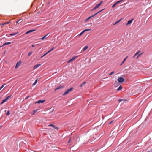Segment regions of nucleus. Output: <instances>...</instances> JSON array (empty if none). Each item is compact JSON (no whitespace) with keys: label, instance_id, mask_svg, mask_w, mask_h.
<instances>
[{"label":"nucleus","instance_id":"423d86ee","mask_svg":"<svg viewBox=\"0 0 152 152\" xmlns=\"http://www.w3.org/2000/svg\"><path fill=\"white\" fill-rule=\"evenodd\" d=\"M124 80V79L123 77H119L118 79V82H122Z\"/></svg>","mask_w":152,"mask_h":152},{"label":"nucleus","instance_id":"393cba45","mask_svg":"<svg viewBox=\"0 0 152 152\" xmlns=\"http://www.w3.org/2000/svg\"><path fill=\"white\" fill-rule=\"evenodd\" d=\"M32 52L31 51L29 52L28 54V56H30L32 54Z\"/></svg>","mask_w":152,"mask_h":152},{"label":"nucleus","instance_id":"a878e982","mask_svg":"<svg viewBox=\"0 0 152 152\" xmlns=\"http://www.w3.org/2000/svg\"><path fill=\"white\" fill-rule=\"evenodd\" d=\"M91 18V16H90L87 19H86L85 20V21H87L89 19Z\"/></svg>","mask_w":152,"mask_h":152},{"label":"nucleus","instance_id":"b1692460","mask_svg":"<svg viewBox=\"0 0 152 152\" xmlns=\"http://www.w3.org/2000/svg\"><path fill=\"white\" fill-rule=\"evenodd\" d=\"M117 4L116 3H115L112 7V8H113L115 7Z\"/></svg>","mask_w":152,"mask_h":152},{"label":"nucleus","instance_id":"de8ad7c7","mask_svg":"<svg viewBox=\"0 0 152 152\" xmlns=\"http://www.w3.org/2000/svg\"><path fill=\"white\" fill-rule=\"evenodd\" d=\"M30 32H29V31H28L26 33V34H28V33H29Z\"/></svg>","mask_w":152,"mask_h":152},{"label":"nucleus","instance_id":"4c0bfd02","mask_svg":"<svg viewBox=\"0 0 152 152\" xmlns=\"http://www.w3.org/2000/svg\"><path fill=\"white\" fill-rule=\"evenodd\" d=\"M6 45V43H4V44L2 46L4 47V46H5Z\"/></svg>","mask_w":152,"mask_h":152},{"label":"nucleus","instance_id":"5701e85b","mask_svg":"<svg viewBox=\"0 0 152 152\" xmlns=\"http://www.w3.org/2000/svg\"><path fill=\"white\" fill-rule=\"evenodd\" d=\"M5 84H4L3 85L1 86V88H0V90L2 88L5 86Z\"/></svg>","mask_w":152,"mask_h":152},{"label":"nucleus","instance_id":"c9c22d12","mask_svg":"<svg viewBox=\"0 0 152 152\" xmlns=\"http://www.w3.org/2000/svg\"><path fill=\"white\" fill-rule=\"evenodd\" d=\"M47 55V54L45 53L44 55H43L42 56H41V58H42L44 56H45V55Z\"/></svg>","mask_w":152,"mask_h":152},{"label":"nucleus","instance_id":"2f4dec72","mask_svg":"<svg viewBox=\"0 0 152 152\" xmlns=\"http://www.w3.org/2000/svg\"><path fill=\"white\" fill-rule=\"evenodd\" d=\"M122 1V0H121L120 1H118L116 2V3L117 4H118L119 3H120V2H121Z\"/></svg>","mask_w":152,"mask_h":152},{"label":"nucleus","instance_id":"f03ea898","mask_svg":"<svg viewBox=\"0 0 152 152\" xmlns=\"http://www.w3.org/2000/svg\"><path fill=\"white\" fill-rule=\"evenodd\" d=\"M91 28H88V29H86L82 31L78 35H79V36H80L85 32H86V31H91Z\"/></svg>","mask_w":152,"mask_h":152},{"label":"nucleus","instance_id":"7ed1b4c3","mask_svg":"<svg viewBox=\"0 0 152 152\" xmlns=\"http://www.w3.org/2000/svg\"><path fill=\"white\" fill-rule=\"evenodd\" d=\"M73 88L71 87L70 89L66 90L63 94V96H64L67 94L68 93L71 91L73 89Z\"/></svg>","mask_w":152,"mask_h":152},{"label":"nucleus","instance_id":"2eb2a0df","mask_svg":"<svg viewBox=\"0 0 152 152\" xmlns=\"http://www.w3.org/2000/svg\"><path fill=\"white\" fill-rule=\"evenodd\" d=\"M140 51H139L137 52V53H136L134 55L133 57L134 58L135 57V56L138 55L140 53Z\"/></svg>","mask_w":152,"mask_h":152},{"label":"nucleus","instance_id":"79ce46f5","mask_svg":"<svg viewBox=\"0 0 152 152\" xmlns=\"http://www.w3.org/2000/svg\"><path fill=\"white\" fill-rule=\"evenodd\" d=\"M86 83V82H83L82 83V85H83L85 84V83Z\"/></svg>","mask_w":152,"mask_h":152},{"label":"nucleus","instance_id":"f704fd0d","mask_svg":"<svg viewBox=\"0 0 152 152\" xmlns=\"http://www.w3.org/2000/svg\"><path fill=\"white\" fill-rule=\"evenodd\" d=\"M34 31V30H30L29 31V32L30 33V32H33Z\"/></svg>","mask_w":152,"mask_h":152},{"label":"nucleus","instance_id":"72a5a7b5","mask_svg":"<svg viewBox=\"0 0 152 152\" xmlns=\"http://www.w3.org/2000/svg\"><path fill=\"white\" fill-rule=\"evenodd\" d=\"M10 23V22H6V23H5V24H9Z\"/></svg>","mask_w":152,"mask_h":152},{"label":"nucleus","instance_id":"49530a36","mask_svg":"<svg viewBox=\"0 0 152 152\" xmlns=\"http://www.w3.org/2000/svg\"><path fill=\"white\" fill-rule=\"evenodd\" d=\"M113 122V121H111V122H110V123H109V124H111Z\"/></svg>","mask_w":152,"mask_h":152},{"label":"nucleus","instance_id":"a211bd4d","mask_svg":"<svg viewBox=\"0 0 152 152\" xmlns=\"http://www.w3.org/2000/svg\"><path fill=\"white\" fill-rule=\"evenodd\" d=\"M128 57V56H127L123 61L122 62V63L121 64V65H122L123 64L124 62L127 59V58Z\"/></svg>","mask_w":152,"mask_h":152},{"label":"nucleus","instance_id":"4be33fe9","mask_svg":"<svg viewBox=\"0 0 152 152\" xmlns=\"http://www.w3.org/2000/svg\"><path fill=\"white\" fill-rule=\"evenodd\" d=\"M10 114V111L8 110L6 113V115H9Z\"/></svg>","mask_w":152,"mask_h":152},{"label":"nucleus","instance_id":"c756f323","mask_svg":"<svg viewBox=\"0 0 152 152\" xmlns=\"http://www.w3.org/2000/svg\"><path fill=\"white\" fill-rule=\"evenodd\" d=\"M21 19H20L18 21H17L16 22V23H19V22L21 20Z\"/></svg>","mask_w":152,"mask_h":152},{"label":"nucleus","instance_id":"412c9836","mask_svg":"<svg viewBox=\"0 0 152 152\" xmlns=\"http://www.w3.org/2000/svg\"><path fill=\"white\" fill-rule=\"evenodd\" d=\"M121 20V19L119 20H118V21H117L115 23H114L113 24V25H115L117 23H118L119 22H120V21Z\"/></svg>","mask_w":152,"mask_h":152},{"label":"nucleus","instance_id":"dca6fc26","mask_svg":"<svg viewBox=\"0 0 152 152\" xmlns=\"http://www.w3.org/2000/svg\"><path fill=\"white\" fill-rule=\"evenodd\" d=\"M48 34L45 35L44 37H43L41 38L40 39H41L42 40H44L46 38V37L47 36V35H48Z\"/></svg>","mask_w":152,"mask_h":152},{"label":"nucleus","instance_id":"8fccbe9b","mask_svg":"<svg viewBox=\"0 0 152 152\" xmlns=\"http://www.w3.org/2000/svg\"><path fill=\"white\" fill-rule=\"evenodd\" d=\"M70 140H69V141L68 142V143H69L70 142Z\"/></svg>","mask_w":152,"mask_h":152},{"label":"nucleus","instance_id":"9b49d317","mask_svg":"<svg viewBox=\"0 0 152 152\" xmlns=\"http://www.w3.org/2000/svg\"><path fill=\"white\" fill-rule=\"evenodd\" d=\"M45 100H39L38 101L35 102V103H43L45 102Z\"/></svg>","mask_w":152,"mask_h":152},{"label":"nucleus","instance_id":"a18cd8bd","mask_svg":"<svg viewBox=\"0 0 152 152\" xmlns=\"http://www.w3.org/2000/svg\"><path fill=\"white\" fill-rule=\"evenodd\" d=\"M35 46V45H32V47H34Z\"/></svg>","mask_w":152,"mask_h":152},{"label":"nucleus","instance_id":"ddd939ff","mask_svg":"<svg viewBox=\"0 0 152 152\" xmlns=\"http://www.w3.org/2000/svg\"><path fill=\"white\" fill-rule=\"evenodd\" d=\"M18 32H17L15 33H12V34H10V35L11 36H15L16 35L18 34Z\"/></svg>","mask_w":152,"mask_h":152},{"label":"nucleus","instance_id":"0eeeda50","mask_svg":"<svg viewBox=\"0 0 152 152\" xmlns=\"http://www.w3.org/2000/svg\"><path fill=\"white\" fill-rule=\"evenodd\" d=\"M78 56H75L73 57H72L71 59L69 60L67 62L68 63H69L73 60H75Z\"/></svg>","mask_w":152,"mask_h":152},{"label":"nucleus","instance_id":"7c9ffc66","mask_svg":"<svg viewBox=\"0 0 152 152\" xmlns=\"http://www.w3.org/2000/svg\"><path fill=\"white\" fill-rule=\"evenodd\" d=\"M104 10V9H102V10H100L99 11V12H97V14H98V13H99L101 11H102L103 10Z\"/></svg>","mask_w":152,"mask_h":152},{"label":"nucleus","instance_id":"9d476101","mask_svg":"<svg viewBox=\"0 0 152 152\" xmlns=\"http://www.w3.org/2000/svg\"><path fill=\"white\" fill-rule=\"evenodd\" d=\"M63 88V86H59L57 87L55 89V91H56L57 90Z\"/></svg>","mask_w":152,"mask_h":152},{"label":"nucleus","instance_id":"09e8293b","mask_svg":"<svg viewBox=\"0 0 152 152\" xmlns=\"http://www.w3.org/2000/svg\"><path fill=\"white\" fill-rule=\"evenodd\" d=\"M83 85H82V84L81 85H80V87H82V86H83Z\"/></svg>","mask_w":152,"mask_h":152},{"label":"nucleus","instance_id":"4468645a","mask_svg":"<svg viewBox=\"0 0 152 152\" xmlns=\"http://www.w3.org/2000/svg\"><path fill=\"white\" fill-rule=\"evenodd\" d=\"M37 110H34L33 112L31 113V114L33 115H34L37 111Z\"/></svg>","mask_w":152,"mask_h":152},{"label":"nucleus","instance_id":"f257e3e1","mask_svg":"<svg viewBox=\"0 0 152 152\" xmlns=\"http://www.w3.org/2000/svg\"><path fill=\"white\" fill-rule=\"evenodd\" d=\"M103 1H101L100 3H99V4H97L95 6V7H94L93 8V9L92 10V11L93 10H96V9H97L103 3Z\"/></svg>","mask_w":152,"mask_h":152},{"label":"nucleus","instance_id":"58836bf2","mask_svg":"<svg viewBox=\"0 0 152 152\" xmlns=\"http://www.w3.org/2000/svg\"><path fill=\"white\" fill-rule=\"evenodd\" d=\"M50 52V50L48 51L46 53L47 54H48V53H49Z\"/></svg>","mask_w":152,"mask_h":152},{"label":"nucleus","instance_id":"c85d7f7f","mask_svg":"<svg viewBox=\"0 0 152 152\" xmlns=\"http://www.w3.org/2000/svg\"><path fill=\"white\" fill-rule=\"evenodd\" d=\"M54 47H53V48H51V49L49 50H50V52H51V51H52V50H54Z\"/></svg>","mask_w":152,"mask_h":152},{"label":"nucleus","instance_id":"e433bc0d","mask_svg":"<svg viewBox=\"0 0 152 152\" xmlns=\"http://www.w3.org/2000/svg\"><path fill=\"white\" fill-rule=\"evenodd\" d=\"M4 25H5V23H0V26Z\"/></svg>","mask_w":152,"mask_h":152},{"label":"nucleus","instance_id":"aec40b11","mask_svg":"<svg viewBox=\"0 0 152 152\" xmlns=\"http://www.w3.org/2000/svg\"><path fill=\"white\" fill-rule=\"evenodd\" d=\"M48 126H51V127H54L55 128V125L53 124H50V125H49Z\"/></svg>","mask_w":152,"mask_h":152},{"label":"nucleus","instance_id":"37998d69","mask_svg":"<svg viewBox=\"0 0 152 152\" xmlns=\"http://www.w3.org/2000/svg\"><path fill=\"white\" fill-rule=\"evenodd\" d=\"M88 25H89L90 27L92 26V24L91 23H90L89 24H88Z\"/></svg>","mask_w":152,"mask_h":152},{"label":"nucleus","instance_id":"20e7f679","mask_svg":"<svg viewBox=\"0 0 152 152\" xmlns=\"http://www.w3.org/2000/svg\"><path fill=\"white\" fill-rule=\"evenodd\" d=\"M11 96V95H10L6 97V99H3L2 101L1 102V104H2L4 102H5L6 101H7Z\"/></svg>","mask_w":152,"mask_h":152},{"label":"nucleus","instance_id":"cd10ccee","mask_svg":"<svg viewBox=\"0 0 152 152\" xmlns=\"http://www.w3.org/2000/svg\"><path fill=\"white\" fill-rule=\"evenodd\" d=\"M114 71H112V72H111V73H110V74H109V75H113V74L114 73Z\"/></svg>","mask_w":152,"mask_h":152},{"label":"nucleus","instance_id":"6ab92c4d","mask_svg":"<svg viewBox=\"0 0 152 152\" xmlns=\"http://www.w3.org/2000/svg\"><path fill=\"white\" fill-rule=\"evenodd\" d=\"M122 88L121 86H120L117 89V90L118 91L121 90Z\"/></svg>","mask_w":152,"mask_h":152},{"label":"nucleus","instance_id":"39448f33","mask_svg":"<svg viewBox=\"0 0 152 152\" xmlns=\"http://www.w3.org/2000/svg\"><path fill=\"white\" fill-rule=\"evenodd\" d=\"M21 63H22V62L20 61H19L16 64V65L15 66V68L17 69L18 67L20 65Z\"/></svg>","mask_w":152,"mask_h":152},{"label":"nucleus","instance_id":"c03bdc74","mask_svg":"<svg viewBox=\"0 0 152 152\" xmlns=\"http://www.w3.org/2000/svg\"><path fill=\"white\" fill-rule=\"evenodd\" d=\"M140 55H139L137 57V59H138V57H139V56H140Z\"/></svg>","mask_w":152,"mask_h":152},{"label":"nucleus","instance_id":"bb28decb","mask_svg":"<svg viewBox=\"0 0 152 152\" xmlns=\"http://www.w3.org/2000/svg\"><path fill=\"white\" fill-rule=\"evenodd\" d=\"M97 13H95L94 15H93L91 16V18L93 17L96 15H97Z\"/></svg>","mask_w":152,"mask_h":152},{"label":"nucleus","instance_id":"f8f14e48","mask_svg":"<svg viewBox=\"0 0 152 152\" xmlns=\"http://www.w3.org/2000/svg\"><path fill=\"white\" fill-rule=\"evenodd\" d=\"M88 48V47L87 46H86L82 50L83 52H84L85 50H86Z\"/></svg>","mask_w":152,"mask_h":152},{"label":"nucleus","instance_id":"6e6552de","mask_svg":"<svg viewBox=\"0 0 152 152\" xmlns=\"http://www.w3.org/2000/svg\"><path fill=\"white\" fill-rule=\"evenodd\" d=\"M133 20L134 19H132L131 20L128 21L127 22V23L126 24V26H128L129 25L131 24L132 23Z\"/></svg>","mask_w":152,"mask_h":152},{"label":"nucleus","instance_id":"473e14b6","mask_svg":"<svg viewBox=\"0 0 152 152\" xmlns=\"http://www.w3.org/2000/svg\"><path fill=\"white\" fill-rule=\"evenodd\" d=\"M6 44L7 45H9L11 43V42H6Z\"/></svg>","mask_w":152,"mask_h":152},{"label":"nucleus","instance_id":"3c124183","mask_svg":"<svg viewBox=\"0 0 152 152\" xmlns=\"http://www.w3.org/2000/svg\"><path fill=\"white\" fill-rule=\"evenodd\" d=\"M2 47V46H0V48H1Z\"/></svg>","mask_w":152,"mask_h":152},{"label":"nucleus","instance_id":"a19ab883","mask_svg":"<svg viewBox=\"0 0 152 152\" xmlns=\"http://www.w3.org/2000/svg\"><path fill=\"white\" fill-rule=\"evenodd\" d=\"M29 97V96H28L27 97H26V98H25V99H28Z\"/></svg>","mask_w":152,"mask_h":152},{"label":"nucleus","instance_id":"1a4fd4ad","mask_svg":"<svg viewBox=\"0 0 152 152\" xmlns=\"http://www.w3.org/2000/svg\"><path fill=\"white\" fill-rule=\"evenodd\" d=\"M41 65V64H37L34 66L33 69H37V68H38Z\"/></svg>","mask_w":152,"mask_h":152},{"label":"nucleus","instance_id":"f3484780","mask_svg":"<svg viewBox=\"0 0 152 152\" xmlns=\"http://www.w3.org/2000/svg\"><path fill=\"white\" fill-rule=\"evenodd\" d=\"M37 80H38V79H37L35 81V82L33 83V84H32V86H34V85H35L37 82Z\"/></svg>","mask_w":152,"mask_h":152},{"label":"nucleus","instance_id":"ea45409f","mask_svg":"<svg viewBox=\"0 0 152 152\" xmlns=\"http://www.w3.org/2000/svg\"><path fill=\"white\" fill-rule=\"evenodd\" d=\"M123 100L122 99H119L118 100V101L119 102H121V101H122V100Z\"/></svg>","mask_w":152,"mask_h":152}]
</instances>
